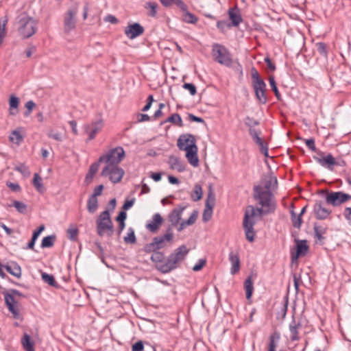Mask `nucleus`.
Masks as SVG:
<instances>
[{
    "label": "nucleus",
    "mask_w": 351,
    "mask_h": 351,
    "mask_svg": "<svg viewBox=\"0 0 351 351\" xmlns=\"http://www.w3.org/2000/svg\"><path fill=\"white\" fill-rule=\"evenodd\" d=\"M189 250L185 245L175 249L166 258L163 252H155L150 257L151 261L156 263V268L162 274H167L178 268L185 259Z\"/></svg>",
    "instance_id": "f257e3e1"
},
{
    "label": "nucleus",
    "mask_w": 351,
    "mask_h": 351,
    "mask_svg": "<svg viewBox=\"0 0 351 351\" xmlns=\"http://www.w3.org/2000/svg\"><path fill=\"white\" fill-rule=\"evenodd\" d=\"M277 184L276 177L271 176L266 178L264 181V186H254L253 188L254 198L258 201L261 206H269L270 199H271L272 193L270 191V189L273 184Z\"/></svg>",
    "instance_id": "f03ea898"
},
{
    "label": "nucleus",
    "mask_w": 351,
    "mask_h": 351,
    "mask_svg": "<svg viewBox=\"0 0 351 351\" xmlns=\"http://www.w3.org/2000/svg\"><path fill=\"white\" fill-rule=\"evenodd\" d=\"M5 304L8 311L12 314L14 319H21V315L18 308L19 302L15 299L16 296L19 298H25V295L19 291L11 289L9 291L3 292Z\"/></svg>",
    "instance_id": "7ed1b4c3"
},
{
    "label": "nucleus",
    "mask_w": 351,
    "mask_h": 351,
    "mask_svg": "<svg viewBox=\"0 0 351 351\" xmlns=\"http://www.w3.org/2000/svg\"><path fill=\"white\" fill-rule=\"evenodd\" d=\"M255 216V208L251 205L247 206L244 214L243 227L245 231L246 239L250 242H253L254 241V237L256 234L254 230V226L256 224V221L254 219Z\"/></svg>",
    "instance_id": "20e7f679"
},
{
    "label": "nucleus",
    "mask_w": 351,
    "mask_h": 351,
    "mask_svg": "<svg viewBox=\"0 0 351 351\" xmlns=\"http://www.w3.org/2000/svg\"><path fill=\"white\" fill-rule=\"evenodd\" d=\"M212 56L215 62L227 67H230L233 63L232 56L230 51L221 44L213 45Z\"/></svg>",
    "instance_id": "39448f33"
},
{
    "label": "nucleus",
    "mask_w": 351,
    "mask_h": 351,
    "mask_svg": "<svg viewBox=\"0 0 351 351\" xmlns=\"http://www.w3.org/2000/svg\"><path fill=\"white\" fill-rule=\"evenodd\" d=\"M97 232L100 237H103L105 233L108 237H111L114 233V226L110 219L108 210L101 212L96 221Z\"/></svg>",
    "instance_id": "423d86ee"
},
{
    "label": "nucleus",
    "mask_w": 351,
    "mask_h": 351,
    "mask_svg": "<svg viewBox=\"0 0 351 351\" xmlns=\"http://www.w3.org/2000/svg\"><path fill=\"white\" fill-rule=\"evenodd\" d=\"M37 21L29 16H22L19 21L18 32L23 39L32 36L37 31Z\"/></svg>",
    "instance_id": "0eeeda50"
},
{
    "label": "nucleus",
    "mask_w": 351,
    "mask_h": 351,
    "mask_svg": "<svg viewBox=\"0 0 351 351\" xmlns=\"http://www.w3.org/2000/svg\"><path fill=\"white\" fill-rule=\"evenodd\" d=\"M125 154L122 147H117L99 157V162H106V165H118L125 158Z\"/></svg>",
    "instance_id": "6e6552de"
},
{
    "label": "nucleus",
    "mask_w": 351,
    "mask_h": 351,
    "mask_svg": "<svg viewBox=\"0 0 351 351\" xmlns=\"http://www.w3.org/2000/svg\"><path fill=\"white\" fill-rule=\"evenodd\" d=\"M351 199V195L342 191H326L325 203L334 207L339 206Z\"/></svg>",
    "instance_id": "1a4fd4ad"
},
{
    "label": "nucleus",
    "mask_w": 351,
    "mask_h": 351,
    "mask_svg": "<svg viewBox=\"0 0 351 351\" xmlns=\"http://www.w3.org/2000/svg\"><path fill=\"white\" fill-rule=\"evenodd\" d=\"M124 174V170L118 165H106L101 172V176L108 177L109 180L114 184L121 182Z\"/></svg>",
    "instance_id": "9d476101"
},
{
    "label": "nucleus",
    "mask_w": 351,
    "mask_h": 351,
    "mask_svg": "<svg viewBox=\"0 0 351 351\" xmlns=\"http://www.w3.org/2000/svg\"><path fill=\"white\" fill-rule=\"evenodd\" d=\"M173 237L174 234L171 231V227H169L165 234L155 237L152 239L156 245V249L160 250V249L166 247L169 243H171L173 241Z\"/></svg>",
    "instance_id": "9b49d317"
},
{
    "label": "nucleus",
    "mask_w": 351,
    "mask_h": 351,
    "mask_svg": "<svg viewBox=\"0 0 351 351\" xmlns=\"http://www.w3.org/2000/svg\"><path fill=\"white\" fill-rule=\"evenodd\" d=\"M104 127V122L102 119H99L93 121L90 124L84 125V129L86 133L88 134V141L94 139L98 132H99Z\"/></svg>",
    "instance_id": "f8f14e48"
},
{
    "label": "nucleus",
    "mask_w": 351,
    "mask_h": 351,
    "mask_svg": "<svg viewBox=\"0 0 351 351\" xmlns=\"http://www.w3.org/2000/svg\"><path fill=\"white\" fill-rule=\"evenodd\" d=\"M318 155L319 156H314L313 159L322 167L332 171L334 166H335V158L332 155L328 154L326 156H324V153L321 151L319 152Z\"/></svg>",
    "instance_id": "ddd939ff"
},
{
    "label": "nucleus",
    "mask_w": 351,
    "mask_h": 351,
    "mask_svg": "<svg viewBox=\"0 0 351 351\" xmlns=\"http://www.w3.org/2000/svg\"><path fill=\"white\" fill-rule=\"evenodd\" d=\"M313 213L317 219L324 220L330 216L331 210L325 207L322 201L318 200L313 206Z\"/></svg>",
    "instance_id": "4468645a"
},
{
    "label": "nucleus",
    "mask_w": 351,
    "mask_h": 351,
    "mask_svg": "<svg viewBox=\"0 0 351 351\" xmlns=\"http://www.w3.org/2000/svg\"><path fill=\"white\" fill-rule=\"evenodd\" d=\"M197 149V145H194V143L193 145H188L187 147L184 148V151H186V158L189 162L195 167L199 165Z\"/></svg>",
    "instance_id": "2eb2a0df"
},
{
    "label": "nucleus",
    "mask_w": 351,
    "mask_h": 351,
    "mask_svg": "<svg viewBox=\"0 0 351 351\" xmlns=\"http://www.w3.org/2000/svg\"><path fill=\"white\" fill-rule=\"evenodd\" d=\"M144 27L138 23L129 24L125 29V34L130 39H134L143 34Z\"/></svg>",
    "instance_id": "dca6fc26"
},
{
    "label": "nucleus",
    "mask_w": 351,
    "mask_h": 351,
    "mask_svg": "<svg viewBox=\"0 0 351 351\" xmlns=\"http://www.w3.org/2000/svg\"><path fill=\"white\" fill-rule=\"evenodd\" d=\"M185 208V206L180 205L178 208H176L171 210V212L168 215L169 221L171 222V225L169 227H171L172 229L173 227H176L178 225L182 218V214Z\"/></svg>",
    "instance_id": "f3484780"
},
{
    "label": "nucleus",
    "mask_w": 351,
    "mask_h": 351,
    "mask_svg": "<svg viewBox=\"0 0 351 351\" xmlns=\"http://www.w3.org/2000/svg\"><path fill=\"white\" fill-rule=\"evenodd\" d=\"M77 13V8L69 10L65 17H64V29L69 32L75 27V16Z\"/></svg>",
    "instance_id": "a211bd4d"
},
{
    "label": "nucleus",
    "mask_w": 351,
    "mask_h": 351,
    "mask_svg": "<svg viewBox=\"0 0 351 351\" xmlns=\"http://www.w3.org/2000/svg\"><path fill=\"white\" fill-rule=\"evenodd\" d=\"M193 143L196 145L195 136L191 134H183L179 136L177 146L180 150H184V148L188 145H193Z\"/></svg>",
    "instance_id": "6ab92c4d"
},
{
    "label": "nucleus",
    "mask_w": 351,
    "mask_h": 351,
    "mask_svg": "<svg viewBox=\"0 0 351 351\" xmlns=\"http://www.w3.org/2000/svg\"><path fill=\"white\" fill-rule=\"evenodd\" d=\"M228 14L229 19L231 21L232 25L237 27L243 21V19L240 13V10L237 5L233 8H229Z\"/></svg>",
    "instance_id": "aec40b11"
},
{
    "label": "nucleus",
    "mask_w": 351,
    "mask_h": 351,
    "mask_svg": "<svg viewBox=\"0 0 351 351\" xmlns=\"http://www.w3.org/2000/svg\"><path fill=\"white\" fill-rule=\"evenodd\" d=\"M308 250V246L306 244V241L297 240L296 241V252L295 254L291 253V259L293 261L298 259L300 256H305Z\"/></svg>",
    "instance_id": "412c9836"
},
{
    "label": "nucleus",
    "mask_w": 351,
    "mask_h": 351,
    "mask_svg": "<svg viewBox=\"0 0 351 351\" xmlns=\"http://www.w3.org/2000/svg\"><path fill=\"white\" fill-rule=\"evenodd\" d=\"M163 221L160 214L156 213L153 215L152 221L147 222L145 227L152 233H156L160 228V225Z\"/></svg>",
    "instance_id": "4be33fe9"
},
{
    "label": "nucleus",
    "mask_w": 351,
    "mask_h": 351,
    "mask_svg": "<svg viewBox=\"0 0 351 351\" xmlns=\"http://www.w3.org/2000/svg\"><path fill=\"white\" fill-rule=\"evenodd\" d=\"M229 261L231 263L230 272L235 274L240 269V258L238 252L231 251L229 254Z\"/></svg>",
    "instance_id": "5701e85b"
},
{
    "label": "nucleus",
    "mask_w": 351,
    "mask_h": 351,
    "mask_svg": "<svg viewBox=\"0 0 351 351\" xmlns=\"http://www.w3.org/2000/svg\"><path fill=\"white\" fill-rule=\"evenodd\" d=\"M5 270L11 275L20 278L22 275L21 266L16 262H11L7 265H3Z\"/></svg>",
    "instance_id": "b1692460"
},
{
    "label": "nucleus",
    "mask_w": 351,
    "mask_h": 351,
    "mask_svg": "<svg viewBox=\"0 0 351 351\" xmlns=\"http://www.w3.org/2000/svg\"><path fill=\"white\" fill-rule=\"evenodd\" d=\"M302 327L300 323H296L295 320L293 318L289 325L291 336L290 339L292 341H296L300 339L298 330Z\"/></svg>",
    "instance_id": "393cba45"
},
{
    "label": "nucleus",
    "mask_w": 351,
    "mask_h": 351,
    "mask_svg": "<svg viewBox=\"0 0 351 351\" xmlns=\"http://www.w3.org/2000/svg\"><path fill=\"white\" fill-rule=\"evenodd\" d=\"M168 164L171 169H176L178 172H183L185 170L184 165L176 156H170Z\"/></svg>",
    "instance_id": "a878e982"
},
{
    "label": "nucleus",
    "mask_w": 351,
    "mask_h": 351,
    "mask_svg": "<svg viewBox=\"0 0 351 351\" xmlns=\"http://www.w3.org/2000/svg\"><path fill=\"white\" fill-rule=\"evenodd\" d=\"M198 217V211L194 210L191 213V216L187 220L182 221L178 226L177 230L178 232L183 230L187 226H191L194 224Z\"/></svg>",
    "instance_id": "bb28decb"
},
{
    "label": "nucleus",
    "mask_w": 351,
    "mask_h": 351,
    "mask_svg": "<svg viewBox=\"0 0 351 351\" xmlns=\"http://www.w3.org/2000/svg\"><path fill=\"white\" fill-rule=\"evenodd\" d=\"M19 99L15 95H11L9 99V112L11 115H16L19 112Z\"/></svg>",
    "instance_id": "cd10ccee"
},
{
    "label": "nucleus",
    "mask_w": 351,
    "mask_h": 351,
    "mask_svg": "<svg viewBox=\"0 0 351 351\" xmlns=\"http://www.w3.org/2000/svg\"><path fill=\"white\" fill-rule=\"evenodd\" d=\"M276 209V204L270 199L269 206H261V208H255L256 216H261L263 215L274 213Z\"/></svg>",
    "instance_id": "c85d7f7f"
},
{
    "label": "nucleus",
    "mask_w": 351,
    "mask_h": 351,
    "mask_svg": "<svg viewBox=\"0 0 351 351\" xmlns=\"http://www.w3.org/2000/svg\"><path fill=\"white\" fill-rule=\"evenodd\" d=\"M22 346L25 351H34V342L31 339V337L25 333L21 339Z\"/></svg>",
    "instance_id": "c756f323"
},
{
    "label": "nucleus",
    "mask_w": 351,
    "mask_h": 351,
    "mask_svg": "<svg viewBox=\"0 0 351 351\" xmlns=\"http://www.w3.org/2000/svg\"><path fill=\"white\" fill-rule=\"evenodd\" d=\"M280 339V334L277 332L271 334L269 337V344L267 351H276L277 348V341Z\"/></svg>",
    "instance_id": "7c9ffc66"
},
{
    "label": "nucleus",
    "mask_w": 351,
    "mask_h": 351,
    "mask_svg": "<svg viewBox=\"0 0 351 351\" xmlns=\"http://www.w3.org/2000/svg\"><path fill=\"white\" fill-rule=\"evenodd\" d=\"M244 288L245 290L246 298L249 300L251 298L254 291L252 276H248L244 281Z\"/></svg>",
    "instance_id": "2f4dec72"
},
{
    "label": "nucleus",
    "mask_w": 351,
    "mask_h": 351,
    "mask_svg": "<svg viewBox=\"0 0 351 351\" xmlns=\"http://www.w3.org/2000/svg\"><path fill=\"white\" fill-rule=\"evenodd\" d=\"M145 9L148 10L147 15L150 17H156L157 15L158 4L154 1L147 2L144 5Z\"/></svg>",
    "instance_id": "473e14b6"
},
{
    "label": "nucleus",
    "mask_w": 351,
    "mask_h": 351,
    "mask_svg": "<svg viewBox=\"0 0 351 351\" xmlns=\"http://www.w3.org/2000/svg\"><path fill=\"white\" fill-rule=\"evenodd\" d=\"M98 208L97 198L90 195L87 201V210L90 213H94Z\"/></svg>",
    "instance_id": "72a5a7b5"
},
{
    "label": "nucleus",
    "mask_w": 351,
    "mask_h": 351,
    "mask_svg": "<svg viewBox=\"0 0 351 351\" xmlns=\"http://www.w3.org/2000/svg\"><path fill=\"white\" fill-rule=\"evenodd\" d=\"M254 90L256 97L258 101L262 104H266L267 101V98L265 94L266 88H258L254 89Z\"/></svg>",
    "instance_id": "f704fd0d"
},
{
    "label": "nucleus",
    "mask_w": 351,
    "mask_h": 351,
    "mask_svg": "<svg viewBox=\"0 0 351 351\" xmlns=\"http://www.w3.org/2000/svg\"><path fill=\"white\" fill-rule=\"evenodd\" d=\"M170 122L173 124H175L179 127L183 126L182 119L180 115L178 113H174L171 114L169 117H168L164 123Z\"/></svg>",
    "instance_id": "c9c22d12"
},
{
    "label": "nucleus",
    "mask_w": 351,
    "mask_h": 351,
    "mask_svg": "<svg viewBox=\"0 0 351 351\" xmlns=\"http://www.w3.org/2000/svg\"><path fill=\"white\" fill-rule=\"evenodd\" d=\"M56 239V237L54 234L49 235L45 237H44L42 240L41 243V247L42 248H47V247H51L53 245Z\"/></svg>",
    "instance_id": "e433bc0d"
},
{
    "label": "nucleus",
    "mask_w": 351,
    "mask_h": 351,
    "mask_svg": "<svg viewBox=\"0 0 351 351\" xmlns=\"http://www.w3.org/2000/svg\"><path fill=\"white\" fill-rule=\"evenodd\" d=\"M182 12H184L183 16H182V20L185 23L195 24L197 22V21H198L197 17L195 14L189 12L187 10V9L186 10V11H182Z\"/></svg>",
    "instance_id": "4c0bfd02"
},
{
    "label": "nucleus",
    "mask_w": 351,
    "mask_h": 351,
    "mask_svg": "<svg viewBox=\"0 0 351 351\" xmlns=\"http://www.w3.org/2000/svg\"><path fill=\"white\" fill-rule=\"evenodd\" d=\"M33 184H34V186L35 187V189L38 192L42 193L43 191L44 186H43V179L37 173H34V175Z\"/></svg>",
    "instance_id": "58836bf2"
},
{
    "label": "nucleus",
    "mask_w": 351,
    "mask_h": 351,
    "mask_svg": "<svg viewBox=\"0 0 351 351\" xmlns=\"http://www.w3.org/2000/svg\"><path fill=\"white\" fill-rule=\"evenodd\" d=\"M313 229L315 237L317 239V240L322 241L323 239H324L323 234H324L326 232V228L321 226H317L316 223H315Z\"/></svg>",
    "instance_id": "ea45409f"
},
{
    "label": "nucleus",
    "mask_w": 351,
    "mask_h": 351,
    "mask_svg": "<svg viewBox=\"0 0 351 351\" xmlns=\"http://www.w3.org/2000/svg\"><path fill=\"white\" fill-rule=\"evenodd\" d=\"M290 213H291V219L293 226L295 228L300 229L302 223V217L299 215L297 216L293 210H291Z\"/></svg>",
    "instance_id": "a19ab883"
},
{
    "label": "nucleus",
    "mask_w": 351,
    "mask_h": 351,
    "mask_svg": "<svg viewBox=\"0 0 351 351\" xmlns=\"http://www.w3.org/2000/svg\"><path fill=\"white\" fill-rule=\"evenodd\" d=\"M202 186L196 184L194 186L193 193L191 194V198L194 202L199 201L202 197Z\"/></svg>",
    "instance_id": "79ce46f5"
},
{
    "label": "nucleus",
    "mask_w": 351,
    "mask_h": 351,
    "mask_svg": "<svg viewBox=\"0 0 351 351\" xmlns=\"http://www.w3.org/2000/svg\"><path fill=\"white\" fill-rule=\"evenodd\" d=\"M123 241L127 244H134L136 242V238L135 236L134 230L132 228H128L127 236L124 237Z\"/></svg>",
    "instance_id": "37998d69"
},
{
    "label": "nucleus",
    "mask_w": 351,
    "mask_h": 351,
    "mask_svg": "<svg viewBox=\"0 0 351 351\" xmlns=\"http://www.w3.org/2000/svg\"><path fill=\"white\" fill-rule=\"evenodd\" d=\"M315 46H316V49H317V51L319 53V54L321 56H322L325 58H327V57H328L327 45L324 43L319 42V43H316Z\"/></svg>",
    "instance_id": "c03bdc74"
},
{
    "label": "nucleus",
    "mask_w": 351,
    "mask_h": 351,
    "mask_svg": "<svg viewBox=\"0 0 351 351\" xmlns=\"http://www.w3.org/2000/svg\"><path fill=\"white\" fill-rule=\"evenodd\" d=\"M269 82L270 86L271 88V90L274 93L275 96L276 97L278 101H281L282 100V97H281V95L280 94V93L278 91V89L277 88L276 83V81H275V78H274V77L273 75L269 76Z\"/></svg>",
    "instance_id": "a18cd8bd"
},
{
    "label": "nucleus",
    "mask_w": 351,
    "mask_h": 351,
    "mask_svg": "<svg viewBox=\"0 0 351 351\" xmlns=\"http://www.w3.org/2000/svg\"><path fill=\"white\" fill-rule=\"evenodd\" d=\"M9 139L11 142L19 145L23 141V138L19 131L14 130L10 134Z\"/></svg>",
    "instance_id": "49530a36"
},
{
    "label": "nucleus",
    "mask_w": 351,
    "mask_h": 351,
    "mask_svg": "<svg viewBox=\"0 0 351 351\" xmlns=\"http://www.w3.org/2000/svg\"><path fill=\"white\" fill-rule=\"evenodd\" d=\"M10 206H14L19 213L24 214L27 211V205L21 202L14 200Z\"/></svg>",
    "instance_id": "de8ad7c7"
},
{
    "label": "nucleus",
    "mask_w": 351,
    "mask_h": 351,
    "mask_svg": "<svg viewBox=\"0 0 351 351\" xmlns=\"http://www.w3.org/2000/svg\"><path fill=\"white\" fill-rule=\"evenodd\" d=\"M42 279L43 280V281L49 284V285H51L52 287H58V284H57L53 275H51V274H49L47 273H43L42 274Z\"/></svg>",
    "instance_id": "09e8293b"
},
{
    "label": "nucleus",
    "mask_w": 351,
    "mask_h": 351,
    "mask_svg": "<svg viewBox=\"0 0 351 351\" xmlns=\"http://www.w3.org/2000/svg\"><path fill=\"white\" fill-rule=\"evenodd\" d=\"M213 210V206H208V204L205 205V208L202 215V220L204 222H207L211 219Z\"/></svg>",
    "instance_id": "8fccbe9b"
},
{
    "label": "nucleus",
    "mask_w": 351,
    "mask_h": 351,
    "mask_svg": "<svg viewBox=\"0 0 351 351\" xmlns=\"http://www.w3.org/2000/svg\"><path fill=\"white\" fill-rule=\"evenodd\" d=\"M67 236L68 238L73 241H75L77 240V236L79 233V230L77 228L75 227H69L67 229Z\"/></svg>",
    "instance_id": "3c124183"
},
{
    "label": "nucleus",
    "mask_w": 351,
    "mask_h": 351,
    "mask_svg": "<svg viewBox=\"0 0 351 351\" xmlns=\"http://www.w3.org/2000/svg\"><path fill=\"white\" fill-rule=\"evenodd\" d=\"M215 195L213 193L212 186H209L208 193L207 195V198L205 202V205L208 204V206H215Z\"/></svg>",
    "instance_id": "603ef678"
},
{
    "label": "nucleus",
    "mask_w": 351,
    "mask_h": 351,
    "mask_svg": "<svg viewBox=\"0 0 351 351\" xmlns=\"http://www.w3.org/2000/svg\"><path fill=\"white\" fill-rule=\"evenodd\" d=\"M244 123L250 129V128H252L254 126H256V125H259L260 122H259V121H258L256 119H254L252 117L247 116L244 119Z\"/></svg>",
    "instance_id": "864d4df0"
},
{
    "label": "nucleus",
    "mask_w": 351,
    "mask_h": 351,
    "mask_svg": "<svg viewBox=\"0 0 351 351\" xmlns=\"http://www.w3.org/2000/svg\"><path fill=\"white\" fill-rule=\"evenodd\" d=\"M142 250L146 253H151V252H153V254L158 251V250L156 249V245L154 242V241L152 240L151 243H147L145 244Z\"/></svg>",
    "instance_id": "5fc2aeb1"
},
{
    "label": "nucleus",
    "mask_w": 351,
    "mask_h": 351,
    "mask_svg": "<svg viewBox=\"0 0 351 351\" xmlns=\"http://www.w3.org/2000/svg\"><path fill=\"white\" fill-rule=\"evenodd\" d=\"M14 169L20 172L23 176H29L30 174L28 168L23 163H21L18 166L14 167Z\"/></svg>",
    "instance_id": "6e6d98bb"
},
{
    "label": "nucleus",
    "mask_w": 351,
    "mask_h": 351,
    "mask_svg": "<svg viewBox=\"0 0 351 351\" xmlns=\"http://www.w3.org/2000/svg\"><path fill=\"white\" fill-rule=\"evenodd\" d=\"M182 87L185 90H188L190 94L193 96L197 93L196 86L192 83H184Z\"/></svg>",
    "instance_id": "4d7b16f0"
},
{
    "label": "nucleus",
    "mask_w": 351,
    "mask_h": 351,
    "mask_svg": "<svg viewBox=\"0 0 351 351\" xmlns=\"http://www.w3.org/2000/svg\"><path fill=\"white\" fill-rule=\"evenodd\" d=\"M252 86L254 89L258 88H266V84L264 80L261 78L252 82Z\"/></svg>",
    "instance_id": "13d9d810"
},
{
    "label": "nucleus",
    "mask_w": 351,
    "mask_h": 351,
    "mask_svg": "<svg viewBox=\"0 0 351 351\" xmlns=\"http://www.w3.org/2000/svg\"><path fill=\"white\" fill-rule=\"evenodd\" d=\"M35 106H36V104L33 101H32V100L28 101L25 105V106L27 109V110L24 113V115L25 117H28L31 114V112H32L33 108L35 107Z\"/></svg>",
    "instance_id": "bf43d9fd"
},
{
    "label": "nucleus",
    "mask_w": 351,
    "mask_h": 351,
    "mask_svg": "<svg viewBox=\"0 0 351 351\" xmlns=\"http://www.w3.org/2000/svg\"><path fill=\"white\" fill-rule=\"evenodd\" d=\"M132 351H144V343L143 341L139 340L133 344Z\"/></svg>",
    "instance_id": "052dcab7"
},
{
    "label": "nucleus",
    "mask_w": 351,
    "mask_h": 351,
    "mask_svg": "<svg viewBox=\"0 0 351 351\" xmlns=\"http://www.w3.org/2000/svg\"><path fill=\"white\" fill-rule=\"evenodd\" d=\"M38 237H39V235H38L36 233L33 232L32 239H31L30 241L27 243V246L26 247L25 249L34 250L36 241Z\"/></svg>",
    "instance_id": "680f3d73"
},
{
    "label": "nucleus",
    "mask_w": 351,
    "mask_h": 351,
    "mask_svg": "<svg viewBox=\"0 0 351 351\" xmlns=\"http://www.w3.org/2000/svg\"><path fill=\"white\" fill-rule=\"evenodd\" d=\"M101 162H99V159L97 162H93L90 166L88 172L95 175L97 172Z\"/></svg>",
    "instance_id": "e2e57ef3"
},
{
    "label": "nucleus",
    "mask_w": 351,
    "mask_h": 351,
    "mask_svg": "<svg viewBox=\"0 0 351 351\" xmlns=\"http://www.w3.org/2000/svg\"><path fill=\"white\" fill-rule=\"evenodd\" d=\"M173 4L179 8L182 11H186L188 8L186 3L182 0H173Z\"/></svg>",
    "instance_id": "0e129e2a"
},
{
    "label": "nucleus",
    "mask_w": 351,
    "mask_h": 351,
    "mask_svg": "<svg viewBox=\"0 0 351 351\" xmlns=\"http://www.w3.org/2000/svg\"><path fill=\"white\" fill-rule=\"evenodd\" d=\"M206 261L204 259H199L198 262L193 266V270L195 271H198L201 270L203 267L206 265Z\"/></svg>",
    "instance_id": "69168bd1"
},
{
    "label": "nucleus",
    "mask_w": 351,
    "mask_h": 351,
    "mask_svg": "<svg viewBox=\"0 0 351 351\" xmlns=\"http://www.w3.org/2000/svg\"><path fill=\"white\" fill-rule=\"evenodd\" d=\"M127 218V213L124 210H121L119 213L118 215L116 217V221L119 223H125V221Z\"/></svg>",
    "instance_id": "338daca9"
},
{
    "label": "nucleus",
    "mask_w": 351,
    "mask_h": 351,
    "mask_svg": "<svg viewBox=\"0 0 351 351\" xmlns=\"http://www.w3.org/2000/svg\"><path fill=\"white\" fill-rule=\"evenodd\" d=\"M345 219L351 223V207H346L343 211Z\"/></svg>",
    "instance_id": "774afa93"
}]
</instances>
